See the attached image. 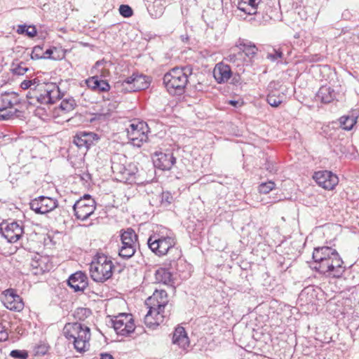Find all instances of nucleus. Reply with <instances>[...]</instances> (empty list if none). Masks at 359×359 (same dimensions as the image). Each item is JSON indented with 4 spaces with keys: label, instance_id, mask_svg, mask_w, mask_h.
<instances>
[{
    "label": "nucleus",
    "instance_id": "nucleus-1",
    "mask_svg": "<svg viewBox=\"0 0 359 359\" xmlns=\"http://www.w3.org/2000/svg\"><path fill=\"white\" fill-rule=\"evenodd\" d=\"M165 231H159L151 235L147 240V245L149 249L159 257L170 252H174L176 255L174 259L179 260L182 256V252L175 248V238L171 231L165 229Z\"/></svg>",
    "mask_w": 359,
    "mask_h": 359
},
{
    "label": "nucleus",
    "instance_id": "nucleus-2",
    "mask_svg": "<svg viewBox=\"0 0 359 359\" xmlns=\"http://www.w3.org/2000/svg\"><path fill=\"white\" fill-rule=\"evenodd\" d=\"M114 265L110 257L97 253L90 264L91 278L97 283H104L111 278Z\"/></svg>",
    "mask_w": 359,
    "mask_h": 359
},
{
    "label": "nucleus",
    "instance_id": "nucleus-3",
    "mask_svg": "<svg viewBox=\"0 0 359 359\" xmlns=\"http://www.w3.org/2000/svg\"><path fill=\"white\" fill-rule=\"evenodd\" d=\"M191 66L174 67L167 72L163 79L167 90H184L189 81V76L192 75Z\"/></svg>",
    "mask_w": 359,
    "mask_h": 359
},
{
    "label": "nucleus",
    "instance_id": "nucleus-4",
    "mask_svg": "<svg viewBox=\"0 0 359 359\" xmlns=\"http://www.w3.org/2000/svg\"><path fill=\"white\" fill-rule=\"evenodd\" d=\"M69 343L72 340L74 348L79 353H84L88 349L90 338V329L79 323H69Z\"/></svg>",
    "mask_w": 359,
    "mask_h": 359
},
{
    "label": "nucleus",
    "instance_id": "nucleus-5",
    "mask_svg": "<svg viewBox=\"0 0 359 359\" xmlns=\"http://www.w3.org/2000/svg\"><path fill=\"white\" fill-rule=\"evenodd\" d=\"M73 210L76 219L85 220L94 212L95 201L90 195L86 194L83 198L75 202L73 205Z\"/></svg>",
    "mask_w": 359,
    "mask_h": 359
},
{
    "label": "nucleus",
    "instance_id": "nucleus-6",
    "mask_svg": "<svg viewBox=\"0 0 359 359\" xmlns=\"http://www.w3.org/2000/svg\"><path fill=\"white\" fill-rule=\"evenodd\" d=\"M126 130L128 140L135 147H140L148 139L147 134L148 128L144 122H139L137 124L130 123Z\"/></svg>",
    "mask_w": 359,
    "mask_h": 359
},
{
    "label": "nucleus",
    "instance_id": "nucleus-7",
    "mask_svg": "<svg viewBox=\"0 0 359 359\" xmlns=\"http://www.w3.org/2000/svg\"><path fill=\"white\" fill-rule=\"evenodd\" d=\"M111 323L117 334L128 336L135 330L132 315L120 313L111 320Z\"/></svg>",
    "mask_w": 359,
    "mask_h": 359
},
{
    "label": "nucleus",
    "instance_id": "nucleus-8",
    "mask_svg": "<svg viewBox=\"0 0 359 359\" xmlns=\"http://www.w3.org/2000/svg\"><path fill=\"white\" fill-rule=\"evenodd\" d=\"M23 233V226L18 222L3 221L0 224V233L9 243L18 241Z\"/></svg>",
    "mask_w": 359,
    "mask_h": 359
},
{
    "label": "nucleus",
    "instance_id": "nucleus-9",
    "mask_svg": "<svg viewBox=\"0 0 359 359\" xmlns=\"http://www.w3.org/2000/svg\"><path fill=\"white\" fill-rule=\"evenodd\" d=\"M19 103H20V98L18 93L15 91H5L0 96V111H3L7 108L12 109ZM13 113L10 111L6 114H0V120L8 119L13 115Z\"/></svg>",
    "mask_w": 359,
    "mask_h": 359
},
{
    "label": "nucleus",
    "instance_id": "nucleus-10",
    "mask_svg": "<svg viewBox=\"0 0 359 359\" xmlns=\"http://www.w3.org/2000/svg\"><path fill=\"white\" fill-rule=\"evenodd\" d=\"M145 304L148 307L170 315V310L165 311L168 306V298L167 292L163 290H156L153 294L147 299Z\"/></svg>",
    "mask_w": 359,
    "mask_h": 359
},
{
    "label": "nucleus",
    "instance_id": "nucleus-11",
    "mask_svg": "<svg viewBox=\"0 0 359 359\" xmlns=\"http://www.w3.org/2000/svg\"><path fill=\"white\" fill-rule=\"evenodd\" d=\"M53 267L50 259L48 256L36 254L30 263V271L34 275L39 276L50 271Z\"/></svg>",
    "mask_w": 359,
    "mask_h": 359
},
{
    "label": "nucleus",
    "instance_id": "nucleus-12",
    "mask_svg": "<svg viewBox=\"0 0 359 359\" xmlns=\"http://www.w3.org/2000/svg\"><path fill=\"white\" fill-rule=\"evenodd\" d=\"M111 169L113 172L119 177V181L128 183H133L134 182V176L137 171V168L133 164L125 166L118 163H112Z\"/></svg>",
    "mask_w": 359,
    "mask_h": 359
},
{
    "label": "nucleus",
    "instance_id": "nucleus-13",
    "mask_svg": "<svg viewBox=\"0 0 359 359\" xmlns=\"http://www.w3.org/2000/svg\"><path fill=\"white\" fill-rule=\"evenodd\" d=\"M313 178L320 187L327 190L333 189L339 182L337 176L328 170L316 172Z\"/></svg>",
    "mask_w": 359,
    "mask_h": 359
},
{
    "label": "nucleus",
    "instance_id": "nucleus-14",
    "mask_svg": "<svg viewBox=\"0 0 359 359\" xmlns=\"http://www.w3.org/2000/svg\"><path fill=\"white\" fill-rule=\"evenodd\" d=\"M177 263L175 259L170 261L169 267H160L155 271L154 279L157 283L172 285L174 283L173 273Z\"/></svg>",
    "mask_w": 359,
    "mask_h": 359
},
{
    "label": "nucleus",
    "instance_id": "nucleus-15",
    "mask_svg": "<svg viewBox=\"0 0 359 359\" xmlns=\"http://www.w3.org/2000/svg\"><path fill=\"white\" fill-rule=\"evenodd\" d=\"M57 206L56 201L50 197L39 196L32 200L30 208L36 213L46 214L50 212Z\"/></svg>",
    "mask_w": 359,
    "mask_h": 359
},
{
    "label": "nucleus",
    "instance_id": "nucleus-16",
    "mask_svg": "<svg viewBox=\"0 0 359 359\" xmlns=\"http://www.w3.org/2000/svg\"><path fill=\"white\" fill-rule=\"evenodd\" d=\"M224 60L229 62L231 65V69H234L238 72H244L245 66H251V60L246 59L243 52L231 51L224 58Z\"/></svg>",
    "mask_w": 359,
    "mask_h": 359
},
{
    "label": "nucleus",
    "instance_id": "nucleus-17",
    "mask_svg": "<svg viewBox=\"0 0 359 359\" xmlns=\"http://www.w3.org/2000/svg\"><path fill=\"white\" fill-rule=\"evenodd\" d=\"M149 311L144 317V323L149 328L155 329L161 323H163L165 318L169 316L168 313L161 312L156 309L148 307Z\"/></svg>",
    "mask_w": 359,
    "mask_h": 359
},
{
    "label": "nucleus",
    "instance_id": "nucleus-18",
    "mask_svg": "<svg viewBox=\"0 0 359 359\" xmlns=\"http://www.w3.org/2000/svg\"><path fill=\"white\" fill-rule=\"evenodd\" d=\"M98 139L97 134L83 131L76 133L74 136L73 143L79 149L84 148L85 149H88L94 144V142Z\"/></svg>",
    "mask_w": 359,
    "mask_h": 359
},
{
    "label": "nucleus",
    "instance_id": "nucleus-19",
    "mask_svg": "<svg viewBox=\"0 0 359 359\" xmlns=\"http://www.w3.org/2000/svg\"><path fill=\"white\" fill-rule=\"evenodd\" d=\"M123 82L133 84L135 90H147L151 82V78L136 72L126 78Z\"/></svg>",
    "mask_w": 359,
    "mask_h": 359
},
{
    "label": "nucleus",
    "instance_id": "nucleus-20",
    "mask_svg": "<svg viewBox=\"0 0 359 359\" xmlns=\"http://www.w3.org/2000/svg\"><path fill=\"white\" fill-rule=\"evenodd\" d=\"M155 167L163 170H169L175 163L176 158L170 152L168 153H156L155 158L153 160Z\"/></svg>",
    "mask_w": 359,
    "mask_h": 359
},
{
    "label": "nucleus",
    "instance_id": "nucleus-21",
    "mask_svg": "<svg viewBox=\"0 0 359 359\" xmlns=\"http://www.w3.org/2000/svg\"><path fill=\"white\" fill-rule=\"evenodd\" d=\"M36 96V100H29V104L37 106L41 104H53L55 102L53 100V93L57 94V99L60 100L63 95H60L62 91H44V94L40 93V91H29Z\"/></svg>",
    "mask_w": 359,
    "mask_h": 359
},
{
    "label": "nucleus",
    "instance_id": "nucleus-22",
    "mask_svg": "<svg viewBox=\"0 0 359 359\" xmlns=\"http://www.w3.org/2000/svg\"><path fill=\"white\" fill-rule=\"evenodd\" d=\"M3 303L11 311H20L24 308V304L20 297L14 294L12 290H6Z\"/></svg>",
    "mask_w": 359,
    "mask_h": 359
},
{
    "label": "nucleus",
    "instance_id": "nucleus-23",
    "mask_svg": "<svg viewBox=\"0 0 359 359\" xmlns=\"http://www.w3.org/2000/svg\"><path fill=\"white\" fill-rule=\"evenodd\" d=\"M87 286L88 278L84 273L77 271L69 276V287L75 292H83Z\"/></svg>",
    "mask_w": 359,
    "mask_h": 359
},
{
    "label": "nucleus",
    "instance_id": "nucleus-24",
    "mask_svg": "<svg viewBox=\"0 0 359 359\" xmlns=\"http://www.w3.org/2000/svg\"><path fill=\"white\" fill-rule=\"evenodd\" d=\"M232 74L231 66L224 64L223 62L217 63L213 70L214 78L219 83L228 81Z\"/></svg>",
    "mask_w": 359,
    "mask_h": 359
},
{
    "label": "nucleus",
    "instance_id": "nucleus-25",
    "mask_svg": "<svg viewBox=\"0 0 359 359\" xmlns=\"http://www.w3.org/2000/svg\"><path fill=\"white\" fill-rule=\"evenodd\" d=\"M172 343L183 350L189 346V340L183 327H177L172 335Z\"/></svg>",
    "mask_w": 359,
    "mask_h": 359
},
{
    "label": "nucleus",
    "instance_id": "nucleus-26",
    "mask_svg": "<svg viewBox=\"0 0 359 359\" xmlns=\"http://www.w3.org/2000/svg\"><path fill=\"white\" fill-rule=\"evenodd\" d=\"M262 0H238V9L245 14L256 15Z\"/></svg>",
    "mask_w": 359,
    "mask_h": 359
},
{
    "label": "nucleus",
    "instance_id": "nucleus-27",
    "mask_svg": "<svg viewBox=\"0 0 359 359\" xmlns=\"http://www.w3.org/2000/svg\"><path fill=\"white\" fill-rule=\"evenodd\" d=\"M236 46L239 48V52H243L246 59L251 60V65H252V59L257 55L258 48L250 41L243 40L240 41Z\"/></svg>",
    "mask_w": 359,
    "mask_h": 359
},
{
    "label": "nucleus",
    "instance_id": "nucleus-28",
    "mask_svg": "<svg viewBox=\"0 0 359 359\" xmlns=\"http://www.w3.org/2000/svg\"><path fill=\"white\" fill-rule=\"evenodd\" d=\"M138 236L131 228L123 231L121 234V245L137 248Z\"/></svg>",
    "mask_w": 359,
    "mask_h": 359
},
{
    "label": "nucleus",
    "instance_id": "nucleus-29",
    "mask_svg": "<svg viewBox=\"0 0 359 359\" xmlns=\"http://www.w3.org/2000/svg\"><path fill=\"white\" fill-rule=\"evenodd\" d=\"M85 84L91 90H109L110 86L106 80L100 79L97 75L90 77L85 81Z\"/></svg>",
    "mask_w": 359,
    "mask_h": 359
},
{
    "label": "nucleus",
    "instance_id": "nucleus-30",
    "mask_svg": "<svg viewBox=\"0 0 359 359\" xmlns=\"http://www.w3.org/2000/svg\"><path fill=\"white\" fill-rule=\"evenodd\" d=\"M337 250L327 246L316 248L313 252V260H322L323 259H331V257Z\"/></svg>",
    "mask_w": 359,
    "mask_h": 359
},
{
    "label": "nucleus",
    "instance_id": "nucleus-31",
    "mask_svg": "<svg viewBox=\"0 0 359 359\" xmlns=\"http://www.w3.org/2000/svg\"><path fill=\"white\" fill-rule=\"evenodd\" d=\"M330 262L333 265L331 276L333 277H340L344 273L345 267L343 266L344 262L337 251L331 257Z\"/></svg>",
    "mask_w": 359,
    "mask_h": 359
},
{
    "label": "nucleus",
    "instance_id": "nucleus-32",
    "mask_svg": "<svg viewBox=\"0 0 359 359\" xmlns=\"http://www.w3.org/2000/svg\"><path fill=\"white\" fill-rule=\"evenodd\" d=\"M330 261L331 259L315 260L313 269L320 273L331 276L332 270H333V265Z\"/></svg>",
    "mask_w": 359,
    "mask_h": 359
},
{
    "label": "nucleus",
    "instance_id": "nucleus-33",
    "mask_svg": "<svg viewBox=\"0 0 359 359\" xmlns=\"http://www.w3.org/2000/svg\"><path fill=\"white\" fill-rule=\"evenodd\" d=\"M286 95L283 92L270 91L267 95V102L272 107H276L285 100Z\"/></svg>",
    "mask_w": 359,
    "mask_h": 359
},
{
    "label": "nucleus",
    "instance_id": "nucleus-34",
    "mask_svg": "<svg viewBox=\"0 0 359 359\" xmlns=\"http://www.w3.org/2000/svg\"><path fill=\"white\" fill-rule=\"evenodd\" d=\"M359 116L355 113L351 116H344L339 118V123L343 129L350 130L353 128V126L357 123Z\"/></svg>",
    "mask_w": 359,
    "mask_h": 359
},
{
    "label": "nucleus",
    "instance_id": "nucleus-35",
    "mask_svg": "<svg viewBox=\"0 0 359 359\" xmlns=\"http://www.w3.org/2000/svg\"><path fill=\"white\" fill-rule=\"evenodd\" d=\"M17 33L19 34H25L32 38L36 35L37 30L34 25H20L18 26Z\"/></svg>",
    "mask_w": 359,
    "mask_h": 359
},
{
    "label": "nucleus",
    "instance_id": "nucleus-36",
    "mask_svg": "<svg viewBox=\"0 0 359 359\" xmlns=\"http://www.w3.org/2000/svg\"><path fill=\"white\" fill-rule=\"evenodd\" d=\"M334 91H317L315 95V100L325 104L330 103L334 98Z\"/></svg>",
    "mask_w": 359,
    "mask_h": 359
},
{
    "label": "nucleus",
    "instance_id": "nucleus-37",
    "mask_svg": "<svg viewBox=\"0 0 359 359\" xmlns=\"http://www.w3.org/2000/svg\"><path fill=\"white\" fill-rule=\"evenodd\" d=\"M108 65H110L109 62L101 60L96 62L93 68L100 74V76L105 78L109 74V71L107 68Z\"/></svg>",
    "mask_w": 359,
    "mask_h": 359
},
{
    "label": "nucleus",
    "instance_id": "nucleus-38",
    "mask_svg": "<svg viewBox=\"0 0 359 359\" xmlns=\"http://www.w3.org/2000/svg\"><path fill=\"white\" fill-rule=\"evenodd\" d=\"M135 252L136 248L135 247L121 245L118 250V255L124 259H128L135 255Z\"/></svg>",
    "mask_w": 359,
    "mask_h": 359
},
{
    "label": "nucleus",
    "instance_id": "nucleus-39",
    "mask_svg": "<svg viewBox=\"0 0 359 359\" xmlns=\"http://www.w3.org/2000/svg\"><path fill=\"white\" fill-rule=\"evenodd\" d=\"M276 187V184L272 181H268L259 184L258 190L259 193L266 194Z\"/></svg>",
    "mask_w": 359,
    "mask_h": 359
},
{
    "label": "nucleus",
    "instance_id": "nucleus-40",
    "mask_svg": "<svg viewBox=\"0 0 359 359\" xmlns=\"http://www.w3.org/2000/svg\"><path fill=\"white\" fill-rule=\"evenodd\" d=\"M160 198L161 205L165 207L169 205L173 200V197L169 191L162 192L161 195L160 196Z\"/></svg>",
    "mask_w": 359,
    "mask_h": 359
},
{
    "label": "nucleus",
    "instance_id": "nucleus-41",
    "mask_svg": "<svg viewBox=\"0 0 359 359\" xmlns=\"http://www.w3.org/2000/svg\"><path fill=\"white\" fill-rule=\"evenodd\" d=\"M118 10L120 14L124 18L131 17L133 14V9L128 5H121Z\"/></svg>",
    "mask_w": 359,
    "mask_h": 359
},
{
    "label": "nucleus",
    "instance_id": "nucleus-42",
    "mask_svg": "<svg viewBox=\"0 0 359 359\" xmlns=\"http://www.w3.org/2000/svg\"><path fill=\"white\" fill-rule=\"evenodd\" d=\"M66 51L60 48L53 47L52 60H61L65 57Z\"/></svg>",
    "mask_w": 359,
    "mask_h": 359
},
{
    "label": "nucleus",
    "instance_id": "nucleus-43",
    "mask_svg": "<svg viewBox=\"0 0 359 359\" xmlns=\"http://www.w3.org/2000/svg\"><path fill=\"white\" fill-rule=\"evenodd\" d=\"M283 57V52L280 49H273L271 53H268L267 59L270 60L272 62H275L278 58H281Z\"/></svg>",
    "mask_w": 359,
    "mask_h": 359
},
{
    "label": "nucleus",
    "instance_id": "nucleus-44",
    "mask_svg": "<svg viewBox=\"0 0 359 359\" xmlns=\"http://www.w3.org/2000/svg\"><path fill=\"white\" fill-rule=\"evenodd\" d=\"M241 73L242 72H236V73L234 75L232 74L231 76L232 79L231 83L236 87H243V83H244V81L242 79L241 76Z\"/></svg>",
    "mask_w": 359,
    "mask_h": 359
},
{
    "label": "nucleus",
    "instance_id": "nucleus-45",
    "mask_svg": "<svg viewBox=\"0 0 359 359\" xmlns=\"http://www.w3.org/2000/svg\"><path fill=\"white\" fill-rule=\"evenodd\" d=\"M42 50L43 48L40 46H34L31 54V58L32 60L43 59V55L41 54Z\"/></svg>",
    "mask_w": 359,
    "mask_h": 359
},
{
    "label": "nucleus",
    "instance_id": "nucleus-46",
    "mask_svg": "<svg viewBox=\"0 0 359 359\" xmlns=\"http://www.w3.org/2000/svg\"><path fill=\"white\" fill-rule=\"evenodd\" d=\"M10 355L16 359H27V353L25 351L13 350L10 353Z\"/></svg>",
    "mask_w": 359,
    "mask_h": 359
},
{
    "label": "nucleus",
    "instance_id": "nucleus-47",
    "mask_svg": "<svg viewBox=\"0 0 359 359\" xmlns=\"http://www.w3.org/2000/svg\"><path fill=\"white\" fill-rule=\"evenodd\" d=\"M48 351V346L46 344H39L34 348L35 355H43Z\"/></svg>",
    "mask_w": 359,
    "mask_h": 359
},
{
    "label": "nucleus",
    "instance_id": "nucleus-48",
    "mask_svg": "<svg viewBox=\"0 0 359 359\" xmlns=\"http://www.w3.org/2000/svg\"><path fill=\"white\" fill-rule=\"evenodd\" d=\"M19 97L20 98V103L16 104L15 106L23 104H25L26 102L29 104V100H36V96L33 93H29V91H28V93L26 95L25 99H22L20 95Z\"/></svg>",
    "mask_w": 359,
    "mask_h": 359
},
{
    "label": "nucleus",
    "instance_id": "nucleus-49",
    "mask_svg": "<svg viewBox=\"0 0 359 359\" xmlns=\"http://www.w3.org/2000/svg\"><path fill=\"white\" fill-rule=\"evenodd\" d=\"M228 103L229 104L232 105L233 107L238 108V107H241L243 104L244 102L241 100H231L228 101Z\"/></svg>",
    "mask_w": 359,
    "mask_h": 359
},
{
    "label": "nucleus",
    "instance_id": "nucleus-50",
    "mask_svg": "<svg viewBox=\"0 0 359 359\" xmlns=\"http://www.w3.org/2000/svg\"><path fill=\"white\" fill-rule=\"evenodd\" d=\"M27 71V68L19 66L14 69V73L18 75H22Z\"/></svg>",
    "mask_w": 359,
    "mask_h": 359
},
{
    "label": "nucleus",
    "instance_id": "nucleus-51",
    "mask_svg": "<svg viewBox=\"0 0 359 359\" xmlns=\"http://www.w3.org/2000/svg\"><path fill=\"white\" fill-rule=\"evenodd\" d=\"M43 59H52L53 56V47L47 49L43 54Z\"/></svg>",
    "mask_w": 359,
    "mask_h": 359
},
{
    "label": "nucleus",
    "instance_id": "nucleus-52",
    "mask_svg": "<svg viewBox=\"0 0 359 359\" xmlns=\"http://www.w3.org/2000/svg\"><path fill=\"white\" fill-rule=\"evenodd\" d=\"M264 168L270 172H273L276 170L274 168V165L271 163H266L265 164Z\"/></svg>",
    "mask_w": 359,
    "mask_h": 359
},
{
    "label": "nucleus",
    "instance_id": "nucleus-53",
    "mask_svg": "<svg viewBox=\"0 0 359 359\" xmlns=\"http://www.w3.org/2000/svg\"><path fill=\"white\" fill-rule=\"evenodd\" d=\"M109 114V112L104 113V114H97L95 115V116L94 118L90 119V121H93L95 119L104 118Z\"/></svg>",
    "mask_w": 359,
    "mask_h": 359
},
{
    "label": "nucleus",
    "instance_id": "nucleus-54",
    "mask_svg": "<svg viewBox=\"0 0 359 359\" xmlns=\"http://www.w3.org/2000/svg\"><path fill=\"white\" fill-rule=\"evenodd\" d=\"M32 82L31 81H24L21 83V88L22 90H26L31 86Z\"/></svg>",
    "mask_w": 359,
    "mask_h": 359
},
{
    "label": "nucleus",
    "instance_id": "nucleus-55",
    "mask_svg": "<svg viewBox=\"0 0 359 359\" xmlns=\"http://www.w3.org/2000/svg\"><path fill=\"white\" fill-rule=\"evenodd\" d=\"M86 312V309H83V308H79L75 311V313L74 314V316H75L76 314V315L82 314L83 316H84Z\"/></svg>",
    "mask_w": 359,
    "mask_h": 359
},
{
    "label": "nucleus",
    "instance_id": "nucleus-56",
    "mask_svg": "<svg viewBox=\"0 0 359 359\" xmlns=\"http://www.w3.org/2000/svg\"><path fill=\"white\" fill-rule=\"evenodd\" d=\"M100 359H114V358L109 353H101Z\"/></svg>",
    "mask_w": 359,
    "mask_h": 359
},
{
    "label": "nucleus",
    "instance_id": "nucleus-57",
    "mask_svg": "<svg viewBox=\"0 0 359 359\" xmlns=\"http://www.w3.org/2000/svg\"><path fill=\"white\" fill-rule=\"evenodd\" d=\"M67 105V100L65 99L60 104V107L63 109H65L66 106Z\"/></svg>",
    "mask_w": 359,
    "mask_h": 359
},
{
    "label": "nucleus",
    "instance_id": "nucleus-58",
    "mask_svg": "<svg viewBox=\"0 0 359 359\" xmlns=\"http://www.w3.org/2000/svg\"><path fill=\"white\" fill-rule=\"evenodd\" d=\"M74 105H76L74 100L69 97V107H71L74 108Z\"/></svg>",
    "mask_w": 359,
    "mask_h": 359
},
{
    "label": "nucleus",
    "instance_id": "nucleus-59",
    "mask_svg": "<svg viewBox=\"0 0 359 359\" xmlns=\"http://www.w3.org/2000/svg\"><path fill=\"white\" fill-rule=\"evenodd\" d=\"M67 324H65L63 331H62V335L67 339V331H65V328L67 327Z\"/></svg>",
    "mask_w": 359,
    "mask_h": 359
},
{
    "label": "nucleus",
    "instance_id": "nucleus-60",
    "mask_svg": "<svg viewBox=\"0 0 359 359\" xmlns=\"http://www.w3.org/2000/svg\"><path fill=\"white\" fill-rule=\"evenodd\" d=\"M100 92H101V93H106V94H107V97H106V95H102V98H103L104 100L105 98H107V100H109V97H108V95H109L108 93H109V91L104 90V91H100Z\"/></svg>",
    "mask_w": 359,
    "mask_h": 359
},
{
    "label": "nucleus",
    "instance_id": "nucleus-61",
    "mask_svg": "<svg viewBox=\"0 0 359 359\" xmlns=\"http://www.w3.org/2000/svg\"><path fill=\"white\" fill-rule=\"evenodd\" d=\"M19 111V109H17V108H15V109L14 112H16V111Z\"/></svg>",
    "mask_w": 359,
    "mask_h": 359
},
{
    "label": "nucleus",
    "instance_id": "nucleus-62",
    "mask_svg": "<svg viewBox=\"0 0 359 359\" xmlns=\"http://www.w3.org/2000/svg\"><path fill=\"white\" fill-rule=\"evenodd\" d=\"M112 107H113V108H115V107H116L115 104H113Z\"/></svg>",
    "mask_w": 359,
    "mask_h": 359
}]
</instances>
